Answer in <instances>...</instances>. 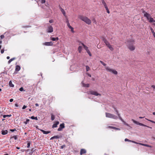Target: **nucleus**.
<instances>
[{"mask_svg": "<svg viewBox=\"0 0 155 155\" xmlns=\"http://www.w3.org/2000/svg\"><path fill=\"white\" fill-rule=\"evenodd\" d=\"M134 40L132 39L127 41V47L129 49L130 51H133L135 49V47L133 45L134 42Z\"/></svg>", "mask_w": 155, "mask_h": 155, "instance_id": "nucleus-1", "label": "nucleus"}, {"mask_svg": "<svg viewBox=\"0 0 155 155\" xmlns=\"http://www.w3.org/2000/svg\"><path fill=\"white\" fill-rule=\"evenodd\" d=\"M143 13L144 14V16L147 18L150 22L151 23L153 21V19L151 17L150 14L146 12L144 10L143 11Z\"/></svg>", "mask_w": 155, "mask_h": 155, "instance_id": "nucleus-2", "label": "nucleus"}, {"mask_svg": "<svg viewBox=\"0 0 155 155\" xmlns=\"http://www.w3.org/2000/svg\"><path fill=\"white\" fill-rule=\"evenodd\" d=\"M79 18L88 25H90L91 23V20L86 17L79 15Z\"/></svg>", "mask_w": 155, "mask_h": 155, "instance_id": "nucleus-3", "label": "nucleus"}, {"mask_svg": "<svg viewBox=\"0 0 155 155\" xmlns=\"http://www.w3.org/2000/svg\"><path fill=\"white\" fill-rule=\"evenodd\" d=\"M105 114L106 117H107L112 118L115 120H117L118 119V117L114 114L107 112H106Z\"/></svg>", "mask_w": 155, "mask_h": 155, "instance_id": "nucleus-4", "label": "nucleus"}, {"mask_svg": "<svg viewBox=\"0 0 155 155\" xmlns=\"http://www.w3.org/2000/svg\"><path fill=\"white\" fill-rule=\"evenodd\" d=\"M106 70L109 72H111L113 74H117V71L115 70L110 68L108 66H106L105 67Z\"/></svg>", "mask_w": 155, "mask_h": 155, "instance_id": "nucleus-5", "label": "nucleus"}, {"mask_svg": "<svg viewBox=\"0 0 155 155\" xmlns=\"http://www.w3.org/2000/svg\"><path fill=\"white\" fill-rule=\"evenodd\" d=\"M89 94L95 95V96H101V94L98 93L97 91H90L89 92Z\"/></svg>", "mask_w": 155, "mask_h": 155, "instance_id": "nucleus-6", "label": "nucleus"}, {"mask_svg": "<svg viewBox=\"0 0 155 155\" xmlns=\"http://www.w3.org/2000/svg\"><path fill=\"white\" fill-rule=\"evenodd\" d=\"M132 121H133V122L134 123V124H137V125H140V126H144V127H147L148 128H151V127H149L148 126H147L145 124H144L142 123H140L138 122H137V121L134 120L133 119H132Z\"/></svg>", "mask_w": 155, "mask_h": 155, "instance_id": "nucleus-7", "label": "nucleus"}, {"mask_svg": "<svg viewBox=\"0 0 155 155\" xmlns=\"http://www.w3.org/2000/svg\"><path fill=\"white\" fill-rule=\"evenodd\" d=\"M47 31L48 33L52 32L53 31V27L51 26H48L47 30Z\"/></svg>", "mask_w": 155, "mask_h": 155, "instance_id": "nucleus-8", "label": "nucleus"}, {"mask_svg": "<svg viewBox=\"0 0 155 155\" xmlns=\"http://www.w3.org/2000/svg\"><path fill=\"white\" fill-rule=\"evenodd\" d=\"M65 127L64 124V123H62L60 125V126L59 128H58V131H61L62 129L64 128Z\"/></svg>", "mask_w": 155, "mask_h": 155, "instance_id": "nucleus-9", "label": "nucleus"}, {"mask_svg": "<svg viewBox=\"0 0 155 155\" xmlns=\"http://www.w3.org/2000/svg\"><path fill=\"white\" fill-rule=\"evenodd\" d=\"M43 45L46 46H52L53 43L51 41L46 42L44 43Z\"/></svg>", "mask_w": 155, "mask_h": 155, "instance_id": "nucleus-10", "label": "nucleus"}, {"mask_svg": "<svg viewBox=\"0 0 155 155\" xmlns=\"http://www.w3.org/2000/svg\"><path fill=\"white\" fill-rule=\"evenodd\" d=\"M86 153V151L85 149H82L80 150V154L81 155H82V154L85 153Z\"/></svg>", "mask_w": 155, "mask_h": 155, "instance_id": "nucleus-11", "label": "nucleus"}, {"mask_svg": "<svg viewBox=\"0 0 155 155\" xmlns=\"http://www.w3.org/2000/svg\"><path fill=\"white\" fill-rule=\"evenodd\" d=\"M40 130L43 132L44 134H47L51 133L50 131H45L42 129H40Z\"/></svg>", "mask_w": 155, "mask_h": 155, "instance_id": "nucleus-12", "label": "nucleus"}, {"mask_svg": "<svg viewBox=\"0 0 155 155\" xmlns=\"http://www.w3.org/2000/svg\"><path fill=\"white\" fill-rule=\"evenodd\" d=\"M50 39L52 40V41H57L59 39L58 37L55 38H53V37H51L50 38Z\"/></svg>", "mask_w": 155, "mask_h": 155, "instance_id": "nucleus-13", "label": "nucleus"}, {"mask_svg": "<svg viewBox=\"0 0 155 155\" xmlns=\"http://www.w3.org/2000/svg\"><path fill=\"white\" fill-rule=\"evenodd\" d=\"M103 41L104 42V43H105V44H106V46L110 44L109 42L106 39H105L104 38H103Z\"/></svg>", "mask_w": 155, "mask_h": 155, "instance_id": "nucleus-14", "label": "nucleus"}, {"mask_svg": "<svg viewBox=\"0 0 155 155\" xmlns=\"http://www.w3.org/2000/svg\"><path fill=\"white\" fill-rule=\"evenodd\" d=\"M59 124V122L58 121H57L52 126V128H55L57 127V125H58Z\"/></svg>", "mask_w": 155, "mask_h": 155, "instance_id": "nucleus-15", "label": "nucleus"}, {"mask_svg": "<svg viewBox=\"0 0 155 155\" xmlns=\"http://www.w3.org/2000/svg\"><path fill=\"white\" fill-rule=\"evenodd\" d=\"M81 83L82 84V85L84 87H89V84H85L83 83V82H82Z\"/></svg>", "mask_w": 155, "mask_h": 155, "instance_id": "nucleus-16", "label": "nucleus"}, {"mask_svg": "<svg viewBox=\"0 0 155 155\" xmlns=\"http://www.w3.org/2000/svg\"><path fill=\"white\" fill-rule=\"evenodd\" d=\"M60 10H61V12H62V13L64 15V16L66 17V13H65V11H64V10L63 8H60Z\"/></svg>", "mask_w": 155, "mask_h": 155, "instance_id": "nucleus-17", "label": "nucleus"}, {"mask_svg": "<svg viewBox=\"0 0 155 155\" xmlns=\"http://www.w3.org/2000/svg\"><path fill=\"white\" fill-rule=\"evenodd\" d=\"M108 127L109 128H111V129H115L116 130H120V129L119 128H117L115 127H112V126H109Z\"/></svg>", "mask_w": 155, "mask_h": 155, "instance_id": "nucleus-18", "label": "nucleus"}, {"mask_svg": "<svg viewBox=\"0 0 155 155\" xmlns=\"http://www.w3.org/2000/svg\"><path fill=\"white\" fill-rule=\"evenodd\" d=\"M8 132V131L7 130H2V134L3 135H5L7 134Z\"/></svg>", "mask_w": 155, "mask_h": 155, "instance_id": "nucleus-19", "label": "nucleus"}, {"mask_svg": "<svg viewBox=\"0 0 155 155\" xmlns=\"http://www.w3.org/2000/svg\"><path fill=\"white\" fill-rule=\"evenodd\" d=\"M48 3H46L45 4V5H46V7H45V6H42V8L43 9H48L49 8V7H48Z\"/></svg>", "mask_w": 155, "mask_h": 155, "instance_id": "nucleus-20", "label": "nucleus"}, {"mask_svg": "<svg viewBox=\"0 0 155 155\" xmlns=\"http://www.w3.org/2000/svg\"><path fill=\"white\" fill-rule=\"evenodd\" d=\"M79 53H81L82 50V47L81 46H79L78 49Z\"/></svg>", "mask_w": 155, "mask_h": 155, "instance_id": "nucleus-21", "label": "nucleus"}, {"mask_svg": "<svg viewBox=\"0 0 155 155\" xmlns=\"http://www.w3.org/2000/svg\"><path fill=\"white\" fill-rule=\"evenodd\" d=\"M20 67L19 66L17 65L16 66L15 71H18L20 70Z\"/></svg>", "mask_w": 155, "mask_h": 155, "instance_id": "nucleus-22", "label": "nucleus"}, {"mask_svg": "<svg viewBox=\"0 0 155 155\" xmlns=\"http://www.w3.org/2000/svg\"><path fill=\"white\" fill-rule=\"evenodd\" d=\"M81 45L83 46L85 50L87 51L88 50V48L83 43H81Z\"/></svg>", "mask_w": 155, "mask_h": 155, "instance_id": "nucleus-23", "label": "nucleus"}, {"mask_svg": "<svg viewBox=\"0 0 155 155\" xmlns=\"http://www.w3.org/2000/svg\"><path fill=\"white\" fill-rule=\"evenodd\" d=\"M29 118H31V119H32V120H38V118L37 117H34V116H31L30 117H29Z\"/></svg>", "mask_w": 155, "mask_h": 155, "instance_id": "nucleus-24", "label": "nucleus"}, {"mask_svg": "<svg viewBox=\"0 0 155 155\" xmlns=\"http://www.w3.org/2000/svg\"><path fill=\"white\" fill-rule=\"evenodd\" d=\"M15 58H11L8 61V64H9L10 63L13 61L15 59Z\"/></svg>", "mask_w": 155, "mask_h": 155, "instance_id": "nucleus-25", "label": "nucleus"}, {"mask_svg": "<svg viewBox=\"0 0 155 155\" xmlns=\"http://www.w3.org/2000/svg\"><path fill=\"white\" fill-rule=\"evenodd\" d=\"M9 86L12 87H14V85L12 84V82L11 81H10L9 82Z\"/></svg>", "mask_w": 155, "mask_h": 155, "instance_id": "nucleus-26", "label": "nucleus"}, {"mask_svg": "<svg viewBox=\"0 0 155 155\" xmlns=\"http://www.w3.org/2000/svg\"><path fill=\"white\" fill-rule=\"evenodd\" d=\"M62 136H58V135H57V136H54V138H56V139H59V138H61L62 137Z\"/></svg>", "mask_w": 155, "mask_h": 155, "instance_id": "nucleus-27", "label": "nucleus"}, {"mask_svg": "<svg viewBox=\"0 0 155 155\" xmlns=\"http://www.w3.org/2000/svg\"><path fill=\"white\" fill-rule=\"evenodd\" d=\"M12 138H14L15 140H16L18 139V137L17 136H14L11 137Z\"/></svg>", "mask_w": 155, "mask_h": 155, "instance_id": "nucleus-28", "label": "nucleus"}, {"mask_svg": "<svg viewBox=\"0 0 155 155\" xmlns=\"http://www.w3.org/2000/svg\"><path fill=\"white\" fill-rule=\"evenodd\" d=\"M11 116V115L10 114V115H4L3 116V117L4 118H5L6 117H10Z\"/></svg>", "mask_w": 155, "mask_h": 155, "instance_id": "nucleus-29", "label": "nucleus"}, {"mask_svg": "<svg viewBox=\"0 0 155 155\" xmlns=\"http://www.w3.org/2000/svg\"><path fill=\"white\" fill-rule=\"evenodd\" d=\"M103 4L104 5V7L107 6V5L106 2L104 1V0H103L102 1Z\"/></svg>", "mask_w": 155, "mask_h": 155, "instance_id": "nucleus-30", "label": "nucleus"}, {"mask_svg": "<svg viewBox=\"0 0 155 155\" xmlns=\"http://www.w3.org/2000/svg\"><path fill=\"white\" fill-rule=\"evenodd\" d=\"M100 62L102 64H103L104 66H106V64L105 63H104L103 61H100Z\"/></svg>", "mask_w": 155, "mask_h": 155, "instance_id": "nucleus-31", "label": "nucleus"}, {"mask_svg": "<svg viewBox=\"0 0 155 155\" xmlns=\"http://www.w3.org/2000/svg\"><path fill=\"white\" fill-rule=\"evenodd\" d=\"M86 71H88L90 70V68L87 65L86 66Z\"/></svg>", "mask_w": 155, "mask_h": 155, "instance_id": "nucleus-32", "label": "nucleus"}, {"mask_svg": "<svg viewBox=\"0 0 155 155\" xmlns=\"http://www.w3.org/2000/svg\"><path fill=\"white\" fill-rule=\"evenodd\" d=\"M109 49H110V50L111 51H113V50H114V48H113L112 47L111 45H110V47H108Z\"/></svg>", "mask_w": 155, "mask_h": 155, "instance_id": "nucleus-33", "label": "nucleus"}, {"mask_svg": "<svg viewBox=\"0 0 155 155\" xmlns=\"http://www.w3.org/2000/svg\"><path fill=\"white\" fill-rule=\"evenodd\" d=\"M29 119H26V121L25 122H24V123L25 124H27V123H28L29 122Z\"/></svg>", "mask_w": 155, "mask_h": 155, "instance_id": "nucleus-34", "label": "nucleus"}, {"mask_svg": "<svg viewBox=\"0 0 155 155\" xmlns=\"http://www.w3.org/2000/svg\"><path fill=\"white\" fill-rule=\"evenodd\" d=\"M55 118V117L53 115V114H52L51 115V120H54Z\"/></svg>", "mask_w": 155, "mask_h": 155, "instance_id": "nucleus-35", "label": "nucleus"}, {"mask_svg": "<svg viewBox=\"0 0 155 155\" xmlns=\"http://www.w3.org/2000/svg\"><path fill=\"white\" fill-rule=\"evenodd\" d=\"M40 1L42 4L44 3L45 2V0H39Z\"/></svg>", "mask_w": 155, "mask_h": 155, "instance_id": "nucleus-36", "label": "nucleus"}, {"mask_svg": "<svg viewBox=\"0 0 155 155\" xmlns=\"http://www.w3.org/2000/svg\"><path fill=\"white\" fill-rule=\"evenodd\" d=\"M143 146H145L147 147H151V146H150L149 145L147 144H144V145H143Z\"/></svg>", "mask_w": 155, "mask_h": 155, "instance_id": "nucleus-37", "label": "nucleus"}, {"mask_svg": "<svg viewBox=\"0 0 155 155\" xmlns=\"http://www.w3.org/2000/svg\"><path fill=\"white\" fill-rule=\"evenodd\" d=\"M67 26H68L69 27V28H72V27H71V26L70 25V24L69 23H68V24H67Z\"/></svg>", "mask_w": 155, "mask_h": 155, "instance_id": "nucleus-38", "label": "nucleus"}, {"mask_svg": "<svg viewBox=\"0 0 155 155\" xmlns=\"http://www.w3.org/2000/svg\"><path fill=\"white\" fill-rule=\"evenodd\" d=\"M147 120H148V121L150 122H151L153 123H154V124H155V121H154L153 120H149V119H146Z\"/></svg>", "mask_w": 155, "mask_h": 155, "instance_id": "nucleus-39", "label": "nucleus"}, {"mask_svg": "<svg viewBox=\"0 0 155 155\" xmlns=\"http://www.w3.org/2000/svg\"><path fill=\"white\" fill-rule=\"evenodd\" d=\"M124 140L125 141H129V142H131L132 140H130L129 139H128L127 138H126Z\"/></svg>", "mask_w": 155, "mask_h": 155, "instance_id": "nucleus-40", "label": "nucleus"}, {"mask_svg": "<svg viewBox=\"0 0 155 155\" xmlns=\"http://www.w3.org/2000/svg\"><path fill=\"white\" fill-rule=\"evenodd\" d=\"M150 29L152 33V34H153L155 32L154 31L153 29L152 28H150Z\"/></svg>", "mask_w": 155, "mask_h": 155, "instance_id": "nucleus-41", "label": "nucleus"}, {"mask_svg": "<svg viewBox=\"0 0 155 155\" xmlns=\"http://www.w3.org/2000/svg\"><path fill=\"white\" fill-rule=\"evenodd\" d=\"M30 142H28L27 143V147L28 148H29L30 147Z\"/></svg>", "mask_w": 155, "mask_h": 155, "instance_id": "nucleus-42", "label": "nucleus"}, {"mask_svg": "<svg viewBox=\"0 0 155 155\" xmlns=\"http://www.w3.org/2000/svg\"><path fill=\"white\" fill-rule=\"evenodd\" d=\"M119 118L123 123L124 122V120L122 119V117H121Z\"/></svg>", "mask_w": 155, "mask_h": 155, "instance_id": "nucleus-43", "label": "nucleus"}, {"mask_svg": "<svg viewBox=\"0 0 155 155\" xmlns=\"http://www.w3.org/2000/svg\"><path fill=\"white\" fill-rule=\"evenodd\" d=\"M24 90V89L22 87H21L19 88V91H22Z\"/></svg>", "mask_w": 155, "mask_h": 155, "instance_id": "nucleus-44", "label": "nucleus"}, {"mask_svg": "<svg viewBox=\"0 0 155 155\" xmlns=\"http://www.w3.org/2000/svg\"><path fill=\"white\" fill-rule=\"evenodd\" d=\"M131 142H132L133 143H135V144H138L139 143H138L137 142H136L135 141H133V140H132L131 141Z\"/></svg>", "mask_w": 155, "mask_h": 155, "instance_id": "nucleus-45", "label": "nucleus"}, {"mask_svg": "<svg viewBox=\"0 0 155 155\" xmlns=\"http://www.w3.org/2000/svg\"><path fill=\"white\" fill-rule=\"evenodd\" d=\"M27 107V106L24 105L22 108V109H24Z\"/></svg>", "mask_w": 155, "mask_h": 155, "instance_id": "nucleus-46", "label": "nucleus"}, {"mask_svg": "<svg viewBox=\"0 0 155 155\" xmlns=\"http://www.w3.org/2000/svg\"><path fill=\"white\" fill-rule=\"evenodd\" d=\"M151 87H152L154 90L155 91V85H152L151 86Z\"/></svg>", "mask_w": 155, "mask_h": 155, "instance_id": "nucleus-47", "label": "nucleus"}, {"mask_svg": "<svg viewBox=\"0 0 155 155\" xmlns=\"http://www.w3.org/2000/svg\"><path fill=\"white\" fill-rule=\"evenodd\" d=\"M1 38L2 39L4 38V35H2L0 36Z\"/></svg>", "mask_w": 155, "mask_h": 155, "instance_id": "nucleus-48", "label": "nucleus"}, {"mask_svg": "<svg viewBox=\"0 0 155 155\" xmlns=\"http://www.w3.org/2000/svg\"><path fill=\"white\" fill-rule=\"evenodd\" d=\"M123 123H124V124L125 125H126V126H129V124H127V123H126L125 121H124V122Z\"/></svg>", "mask_w": 155, "mask_h": 155, "instance_id": "nucleus-49", "label": "nucleus"}, {"mask_svg": "<svg viewBox=\"0 0 155 155\" xmlns=\"http://www.w3.org/2000/svg\"><path fill=\"white\" fill-rule=\"evenodd\" d=\"M49 22L50 23H53V20H50L49 21Z\"/></svg>", "mask_w": 155, "mask_h": 155, "instance_id": "nucleus-50", "label": "nucleus"}, {"mask_svg": "<svg viewBox=\"0 0 155 155\" xmlns=\"http://www.w3.org/2000/svg\"><path fill=\"white\" fill-rule=\"evenodd\" d=\"M1 54L3 53L4 52V49H2L1 50Z\"/></svg>", "mask_w": 155, "mask_h": 155, "instance_id": "nucleus-51", "label": "nucleus"}, {"mask_svg": "<svg viewBox=\"0 0 155 155\" xmlns=\"http://www.w3.org/2000/svg\"><path fill=\"white\" fill-rule=\"evenodd\" d=\"M70 29H71V31L72 32H74V28L72 27V28H70Z\"/></svg>", "mask_w": 155, "mask_h": 155, "instance_id": "nucleus-52", "label": "nucleus"}, {"mask_svg": "<svg viewBox=\"0 0 155 155\" xmlns=\"http://www.w3.org/2000/svg\"><path fill=\"white\" fill-rule=\"evenodd\" d=\"M117 114V116H118V117H117L118 118V117L119 118V117H121L120 114L119 113V114Z\"/></svg>", "mask_w": 155, "mask_h": 155, "instance_id": "nucleus-53", "label": "nucleus"}, {"mask_svg": "<svg viewBox=\"0 0 155 155\" xmlns=\"http://www.w3.org/2000/svg\"><path fill=\"white\" fill-rule=\"evenodd\" d=\"M86 51L88 54H89L90 53L89 50L88 49Z\"/></svg>", "mask_w": 155, "mask_h": 155, "instance_id": "nucleus-54", "label": "nucleus"}, {"mask_svg": "<svg viewBox=\"0 0 155 155\" xmlns=\"http://www.w3.org/2000/svg\"><path fill=\"white\" fill-rule=\"evenodd\" d=\"M115 112H116V114H119V112H118V111L117 110H117H115Z\"/></svg>", "mask_w": 155, "mask_h": 155, "instance_id": "nucleus-55", "label": "nucleus"}, {"mask_svg": "<svg viewBox=\"0 0 155 155\" xmlns=\"http://www.w3.org/2000/svg\"><path fill=\"white\" fill-rule=\"evenodd\" d=\"M115 112H116V114H119V112H118V111L117 110H117H115Z\"/></svg>", "mask_w": 155, "mask_h": 155, "instance_id": "nucleus-56", "label": "nucleus"}, {"mask_svg": "<svg viewBox=\"0 0 155 155\" xmlns=\"http://www.w3.org/2000/svg\"><path fill=\"white\" fill-rule=\"evenodd\" d=\"M13 101V99H11L9 100V101L10 102H12Z\"/></svg>", "mask_w": 155, "mask_h": 155, "instance_id": "nucleus-57", "label": "nucleus"}, {"mask_svg": "<svg viewBox=\"0 0 155 155\" xmlns=\"http://www.w3.org/2000/svg\"><path fill=\"white\" fill-rule=\"evenodd\" d=\"M153 25L155 26V21L154 19H153Z\"/></svg>", "mask_w": 155, "mask_h": 155, "instance_id": "nucleus-58", "label": "nucleus"}, {"mask_svg": "<svg viewBox=\"0 0 155 155\" xmlns=\"http://www.w3.org/2000/svg\"><path fill=\"white\" fill-rule=\"evenodd\" d=\"M10 130L12 132H14L15 130H16L15 129H11Z\"/></svg>", "mask_w": 155, "mask_h": 155, "instance_id": "nucleus-59", "label": "nucleus"}, {"mask_svg": "<svg viewBox=\"0 0 155 155\" xmlns=\"http://www.w3.org/2000/svg\"><path fill=\"white\" fill-rule=\"evenodd\" d=\"M104 7H105V9H106V10H107L108 9V7H107V6H106Z\"/></svg>", "mask_w": 155, "mask_h": 155, "instance_id": "nucleus-60", "label": "nucleus"}, {"mask_svg": "<svg viewBox=\"0 0 155 155\" xmlns=\"http://www.w3.org/2000/svg\"><path fill=\"white\" fill-rule=\"evenodd\" d=\"M66 23H67V25L68 24V23H69L68 20V19H67L66 21Z\"/></svg>", "mask_w": 155, "mask_h": 155, "instance_id": "nucleus-61", "label": "nucleus"}, {"mask_svg": "<svg viewBox=\"0 0 155 155\" xmlns=\"http://www.w3.org/2000/svg\"><path fill=\"white\" fill-rule=\"evenodd\" d=\"M54 136L53 137H52L51 138H50V140H53V139L54 138Z\"/></svg>", "mask_w": 155, "mask_h": 155, "instance_id": "nucleus-62", "label": "nucleus"}, {"mask_svg": "<svg viewBox=\"0 0 155 155\" xmlns=\"http://www.w3.org/2000/svg\"><path fill=\"white\" fill-rule=\"evenodd\" d=\"M107 12L108 13H110V11L108 9L107 10Z\"/></svg>", "mask_w": 155, "mask_h": 155, "instance_id": "nucleus-63", "label": "nucleus"}, {"mask_svg": "<svg viewBox=\"0 0 155 155\" xmlns=\"http://www.w3.org/2000/svg\"><path fill=\"white\" fill-rule=\"evenodd\" d=\"M153 36L155 38V32L153 34Z\"/></svg>", "mask_w": 155, "mask_h": 155, "instance_id": "nucleus-64", "label": "nucleus"}]
</instances>
